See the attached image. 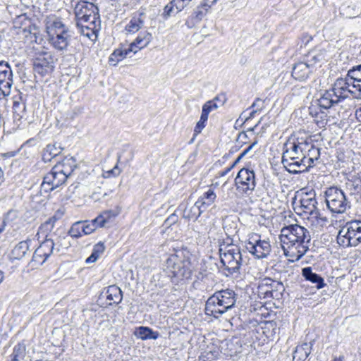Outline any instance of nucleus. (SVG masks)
<instances>
[{
	"mask_svg": "<svg viewBox=\"0 0 361 361\" xmlns=\"http://www.w3.org/2000/svg\"><path fill=\"white\" fill-rule=\"evenodd\" d=\"M279 238L284 255L293 262L298 261L306 254L311 241L308 229L298 224L283 227Z\"/></svg>",
	"mask_w": 361,
	"mask_h": 361,
	"instance_id": "1",
	"label": "nucleus"
},
{
	"mask_svg": "<svg viewBox=\"0 0 361 361\" xmlns=\"http://www.w3.org/2000/svg\"><path fill=\"white\" fill-rule=\"evenodd\" d=\"M196 262V256L188 247L174 249L165 260L164 271L173 283H178L191 279Z\"/></svg>",
	"mask_w": 361,
	"mask_h": 361,
	"instance_id": "2",
	"label": "nucleus"
},
{
	"mask_svg": "<svg viewBox=\"0 0 361 361\" xmlns=\"http://www.w3.org/2000/svg\"><path fill=\"white\" fill-rule=\"evenodd\" d=\"M307 137H290L283 145L281 163L292 174L302 173V159L305 157Z\"/></svg>",
	"mask_w": 361,
	"mask_h": 361,
	"instance_id": "3",
	"label": "nucleus"
},
{
	"mask_svg": "<svg viewBox=\"0 0 361 361\" xmlns=\"http://www.w3.org/2000/svg\"><path fill=\"white\" fill-rule=\"evenodd\" d=\"M236 296L234 290L229 288L216 291L206 301L205 314L219 318L235 306Z\"/></svg>",
	"mask_w": 361,
	"mask_h": 361,
	"instance_id": "4",
	"label": "nucleus"
},
{
	"mask_svg": "<svg viewBox=\"0 0 361 361\" xmlns=\"http://www.w3.org/2000/svg\"><path fill=\"white\" fill-rule=\"evenodd\" d=\"M219 254L220 262L224 267V274L226 276H238L240 274L243 261L239 247L227 246L224 251L220 248Z\"/></svg>",
	"mask_w": 361,
	"mask_h": 361,
	"instance_id": "5",
	"label": "nucleus"
},
{
	"mask_svg": "<svg viewBox=\"0 0 361 361\" xmlns=\"http://www.w3.org/2000/svg\"><path fill=\"white\" fill-rule=\"evenodd\" d=\"M336 241L343 247H356L361 243V220L346 222L340 228Z\"/></svg>",
	"mask_w": 361,
	"mask_h": 361,
	"instance_id": "6",
	"label": "nucleus"
},
{
	"mask_svg": "<svg viewBox=\"0 0 361 361\" xmlns=\"http://www.w3.org/2000/svg\"><path fill=\"white\" fill-rule=\"evenodd\" d=\"M325 202L327 208L334 214H343L350 203L347 200L344 192L338 187H330L325 191Z\"/></svg>",
	"mask_w": 361,
	"mask_h": 361,
	"instance_id": "7",
	"label": "nucleus"
},
{
	"mask_svg": "<svg viewBox=\"0 0 361 361\" xmlns=\"http://www.w3.org/2000/svg\"><path fill=\"white\" fill-rule=\"evenodd\" d=\"M331 90L336 95V98L339 99L340 102L350 96L361 99V94L356 88V85L352 82L348 73L345 78H338L336 80Z\"/></svg>",
	"mask_w": 361,
	"mask_h": 361,
	"instance_id": "8",
	"label": "nucleus"
},
{
	"mask_svg": "<svg viewBox=\"0 0 361 361\" xmlns=\"http://www.w3.org/2000/svg\"><path fill=\"white\" fill-rule=\"evenodd\" d=\"M235 185L240 194L251 195L257 185L255 171L248 168L241 169L235 178Z\"/></svg>",
	"mask_w": 361,
	"mask_h": 361,
	"instance_id": "9",
	"label": "nucleus"
},
{
	"mask_svg": "<svg viewBox=\"0 0 361 361\" xmlns=\"http://www.w3.org/2000/svg\"><path fill=\"white\" fill-rule=\"evenodd\" d=\"M59 170V167L56 168L54 166L49 172L44 175L40 185L42 192L49 193L66 182L68 178Z\"/></svg>",
	"mask_w": 361,
	"mask_h": 361,
	"instance_id": "10",
	"label": "nucleus"
},
{
	"mask_svg": "<svg viewBox=\"0 0 361 361\" xmlns=\"http://www.w3.org/2000/svg\"><path fill=\"white\" fill-rule=\"evenodd\" d=\"M245 247L252 255L258 259L267 257L271 252L269 242L261 240L257 234H253L249 238Z\"/></svg>",
	"mask_w": 361,
	"mask_h": 361,
	"instance_id": "11",
	"label": "nucleus"
},
{
	"mask_svg": "<svg viewBox=\"0 0 361 361\" xmlns=\"http://www.w3.org/2000/svg\"><path fill=\"white\" fill-rule=\"evenodd\" d=\"M13 73L8 62L0 61V99L11 94L13 85Z\"/></svg>",
	"mask_w": 361,
	"mask_h": 361,
	"instance_id": "12",
	"label": "nucleus"
},
{
	"mask_svg": "<svg viewBox=\"0 0 361 361\" xmlns=\"http://www.w3.org/2000/svg\"><path fill=\"white\" fill-rule=\"evenodd\" d=\"M76 21H87L91 16H99V9L93 3L80 1L77 3L74 8Z\"/></svg>",
	"mask_w": 361,
	"mask_h": 361,
	"instance_id": "13",
	"label": "nucleus"
},
{
	"mask_svg": "<svg viewBox=\"0 0 361 361\" xmlns=\"http://www.w3.org/2000/svg\"><path fill=\"white\" fill-rule=\"evenodd\" d=\"M307 145L308 147L305 152V157L303 160L302 159V173L308 171L314 166L315 161L320 157V149L314 145L311 139L307 138Z\"/></svg>",
	"mask_w": 361,
	"mask_h": 361,
	"instance_id": "14",
	"label": "nucleus"
},
{
	"mask_svg": "<svg viewBox=\"0 0 361 361\" xmlns=\"http://www.w3.org/2000/svg\"><path fill=\"white\" fill-rule=\"evenodd\" d=\"M54 57L50 53H44L35 59L34 61V71L41 76L51 73L54 68Z\"/></svg>",
	"mask_w": 361,
	"mask_h": 361,
	"instance_id": "15",
	"label": "nucleus"
},
{
	"mask_svg": "<svg viewBox=\"0 0 361 361\" xmlns=\"http://www.w3.org/2000/svg\"><path fill=\"white\" fill-rule=\"evenodd\" d=\"M71 31H65L48 35L49 43L57 51H66L70 44Z\"/></svg>",
	"mask_w": 361,
	"mask_h": 361,
	"instance_id": "16",
	"label": "nucleus"
},
{
	"mask_svg": "<svg viewBox=\"0 0 361 361\" xmlns=\"http://www.w3.org/2000/svg\"><path fill=\"white\" fill-rule=\"evenodd\" d=\"M146 13L142 11L135 12L125 26L126 34H134L144 27Z\"/></svg>",
	"mask_w": 361,
	"mask_h": 361,
	"instance_id": "17",
	"label": "nucleus"
},
{
	"mask_svg": "<svg viewBox=\"0 0 361 361\" xmlns=\"http://www.w3.org/2000/svg\"><path fill=\"white\" fill-rule=\"evenodd\" d=\"M311 65H308L304 60L295 63L292 67V76L300 81H305L313 73Z\"/></svg>",
	"mask_w": 361,
	"mask_h": 361,
	"instance_id": "18",
	"label": "nucleus"
},
{
	"mask_svg": "<svg viewBox=\"0 0 361 361\" xmlns=\"http://www.w3.org/2000/svg\"><path fill=\"white\" fill-rule=\"evenodd\" d=\"M46 29L47 35L69 30L60 18L49 16L46 20Z\"/></svg>",
	"mask_w": 361,
	"mask_h": 361,
	"instance_id": "19",
	"label": "nucleus"
},
{
	"mask_svg": "<svg viewBox=\"0 0 361 361\" xmlns=\"http://www.w3.org/2000/svg\"><path fill=\"white\" fill-rule=\"evenodd\" d=\"M302 276L306 281L314 284L315 287L318 290L327 286L324 282V278L321 275L313 272L312 269L310 267H306L302 269Z\"/></svg>",
	"mask_w": 361,
	"mask_h": 361,
	"instance_id": "20",
	"label": "nucleus"
},
{
	"mask_svg": "<svg viewBox=\"0 0 361 361\" xmlns=\"http://www.w3.org/2000/svg\"><path fill=\"white\" fill-rule=\"evenodd\" d=\"M314 341L305 342L295 347L293 354V361H305L311 353Z\"/></svg>",
	"mask_w": 361,
	"mask_h": 361,
	"instance_id": "21",
	"label": "nucleus"
},
{
	"mask_svg": "<svg viewBox=\"0 0 361 361\" xmlns=\"http://www.w3.org/2000/svg\"><path fill=\"white\" fill-rule=\"evenodd\" d=\"M102 296L104 295L106 300H109V305L113 304H119L123 299L122 291L119 287L116 285L109 286L102 293Z\"/></svg>",
	"mask_w": 361,
	"mask_h": 361,
	"instance_id": "22",
	"label": "nucleus"
},
{
	"mask_svg": "<svg viewBox=\"0 0 361 361\" xmlns=\"http://www.w3.org/2000/svg\"><path fill=\"white\" fill-rule=\"evenodd\" d=\"M209 11V9L202 4L197 6L194 9L190 18L185 22L187 27L191 28L195 23H200L206 16Z\"/></svg>",
	"mask_w": 361,
	"mask_h": 361,
	"instance_id": "23",
	"label": "nucleus"
},
{
	"mask_svg": "<svg viewBox=\"0 0 361 361\" xmlns=\"http://www.w3.org/2000/svg\"><path fill=\"white\" fill-rule=\"evenodd\" d=\"M326 52L324 49H315L310 51L304 58V61L308 64L311 65L312 69L315 70V65L324 60Z\"/></svg>",
	"mask_w": 361,
	"mask_h": 361,
	"instance_id": "24",
	"label": "nucleus"
},
{
	"mask_svg": "<svg viewBox=\"0 0 361 361\" xmlns=\"http://www.w3.org/2000/svg\"><path fill=\"white\" fill-rule=\"evenodd\" d=\"M31 243L30 239L19 242L11 252V258L13 259H22L28 252Z\"/></svg>",
	"mask_w": 361,
	"mask_h": 361,
	"instance_id": "25",
	"label": "nucleus"
},
{
	"mask_svg": "<svg viewBox=\"0 0 361 361\" xmlns=\"http://www.w3.org/2000/svg\"><path fill=\"white\" fill-rule=\"evenodd\" d=\"M339 102V99L336 98V95L331 90H326L319 99L315 101L323 110L330 109L333 105L338 104Z\"/></svg>",
	"mask_w": 361,
	"mask_h": 361,
	"instance_id": "26",
	"label": "nucleus"
},
{
	"mask_svg": "<svg viewBox=\"0 0 361 361\" xmlns=\"http://www.w3.org/2000/svg\"><path fill=\"white\" fill-rule=\"evenodd\" d=\"M134 335L137 338L141 340H156L159 336L158 331H154L148 326H140L135 328Z\"/></svg>",
	"mask_w": 361,
	"mask_h": 361,
	"instance_id": "27",
	"label": "nucleus"
},
{
	"mask_svg": "<svg viewBox=\"0 0 361 361\" xmlns=\"http://www.w3.org/2000/svg\"><path fill=\"white\" fill-rule=\"evenodd\" d=\"M55 166L59 168V171L68 178L76 168V160L73 157H66L61 161L57 163Z\"/></svg>",
	"mask_w": 361,
	"mask_h": 361,
	"instance_id": "28",
	"label": "nucleus"
},
{
	"mask_svg": "<svg viewBox=\"0 0 361 361\" xmlns=\"http://www.w3.org/2000/svg\"><path fill=\"white\" fill-rule=\"evenodd\" d=\"M300 204L304 213L311 215H313L314 214L317 215L319 213L317 208V201L314 195L313 197H310L308 195H306L300 200Z\"/></svg>",
	"mask_w": 361,
	"mask_h": 361,
	"instance_id": "29",
	"label": "nucleus"
},
{
	"mask_svg": "<svg viewBox=\"0 0 361 361\" xmlns=\"http://www.w3.org/2000/svg\"><path fill=\"white\" fill-rule=\"evenodd\" d=\"M216 198V195L214 190L209 189L207 191L204 192L195 202H197V204L200 206V207L205 210L208 207L214 202Z\"/></svg>",
	"mask_w": 361,
	"mask_h": 361,
	"instance_id": "30",
	"label": "nucleus"
},
{
	"mask_svg": "<svg viewBox=\"0 0 361 361\" xmlns=\"http://www.w3.org/2000/svg\"><path fill=\"white\" fill-rule=\"evenodd\" d=\"M152 35L147 31L141 32L132 42L137 51L146 47L152 41Z\"/></svg>",
	"mask_w": 361,
	"mask_h": 361,
	"instance_id": "31",
	"label": "nucleus"
},
{
	"mask_svg": "<svg viewBox=\"0 0 361 361\" xmlns=\"http://www.w3.org/2000/svg\"><path fill=\"white\" fill-rule=\"evenodd\" d=\"M271 284L270 278H265L260 281L257 287V294L259 298L267 300L272 298Z\"/></svg>",
	"mask_w": 361,
	"mask_h": 361,
	"instance_id": "32",
	"label": "nucleus"
},
{
	"mask_svg": "<svg viewBox=\"0 0 361 361\" xmlns=\"http://www.w3.org/2000/svg\"><path fill=\"white\" fill-rule=\"evenodd\" d=\"M62 150L63 148L60 145L57 146L56 143L53 145L49 144L44 150L42 159L44 162L49 161L51 159L58 156Z\"/></svg>",
	"mask_w": 361,
	"mask_h": 361,
	"instance_id": "33",
	"label": "nucleus"
},
{
	"mask_svg": "<svg viewBox=\"0 0 361 361\" xmlns=\"http://www.w3.org/2000/svg\"><path fill=\"white\" fill-rule=\"evenodd\" d=\"M348 73L352 82L356 85V88L361 94V64L353 66L348 71Z\"/></svg>",
	"mask_w": 361,
	"mask_h": 361,
	"instance_id": "34",
	"label": "nucleus"
},
{
	"mask_svg": "<svg viewBox=\"0 0 361 361\" xmlns=\"http://www.w3.org/2000/svg\"><path fill=\"white\" fill-rule=\"evenodd\" d=\"M204 210L199 206L197 202L194 204L190 209H185L183 217L186 219L197 220L198 217Z\"/></svg>",
	"mask_w": 361,
	"mask_h": 361,
	"instance_id": "35",
	"label": "nucleus"
},
{
	"mask_svg": "<svg viewBox=\"0 0 361 361\" xmlns=\"http://www.w3.org/2000/svg\"><path fill=\"white\" fill-rule=\"evenodd\" d=\"M26 355V345L23 342L18 343L13 348V352L11 355L12 361H20L24 359Z\"/></svg>",
	"mask_w": 361,
	"mask_h": 361,
	"instance_id": "36",
	"label": "nucleus"
},
{
	"mask_svg": "<svg viewBox=\"0 0 361 361\" xmlns=\"http://www.w3.org/2000/svg\"><path fill=\"white\" fill-rule=\"evenodd\" d=\"M115 216L116 214L112 210H106L97 216L94 219V222H97L99 226L102 228Z\"/></svg>",
	"mask_w": 361,
	"mask_h": 361,
	"instance_id": "37",
	"label": "nucleus"
},
{
	"mask_svg": "<svg viewBox=\"0 0 361 361\" xmlns=\"http://www.w3.org/2000/svg\"><path fill=\"white\" fill-rule=\"evenodd\" d=\"M271 290L272 294V298L279 299L282 297L283 293L285 290L284 286L282 282L272 280L270 279Z\"/></svg>",
	"mask_w": 361,
	"mask_h": 361,
	"instance_id": "38",
	"label": "nucleus"
},
{
	"mask_svg": "<svg viewBox=\"0 0 361 361\" xmlns=\"http://www.w3.org/2000/svg\"><path fill=\"white\" fill-rule=\"evenodd\" d=\"M82 23L90 27V30H92L91 35L99 33L101 30L100 16H91L90 20L87 21H82Z\"/></svg>",
	"mask_w": 361,
	"mask_h": 361,
	"instance_id": "39",
	"label": "nucleus"
},
{
	"mask_svg": "<svg viewBox=\"0 0 361 361\" xmlns=\"http://www.w3.org/2000/svg\"><path fill=\"white\" fill-rule=\"evenodd\" d=\"M82 21L83 20L76 21V27L78 28V32H80L82 35L88 37L92 41L95 40L97 38L98 33L91 35L92 30H90V27L82 23Z\"/></svg>",
	"mask_w": 361,
	"mask_h": 361,
	"instance_id": "40",
	"label": "nucleus"
},
{
	"mask_svg": "<svg viewBox=\"0 0 361 361\" xmlns=\"http://www.w3.org/2000/svg\"><path fill=\"white\" fill-rule=\"evenodd\" d=\"M68 234L74 238L82 237L84 235L82 221L74 223L70 228Z\"/></svg>",
	"mask_w": 361,
	"mask_h": 361,
	"instance_id": "41",
	"label": "nucleus"
},
{
	"mask_svg": "<svg viewBox=\"0 0 361 361\" xmlns=\"http://www.w3.org/2000/svg\"><path fill=\"white\" fill-rule=\"evenodd\" d=\"M122 48L116 49L109 57V62L114 66H116L119 61L126 58Z\"/></svg>",
	"mask_w": 361,
	"mask_h": 361,
	"instance_id": "42",
	"label": "nucleus"
},
{
	"mask_svg": "<svg viewBox=\"0 0 361 361\" xmlns=\"http://www.w3.org/2000/svg\"><path fill=\"white\" fill-rule=\"evenodd\" d=\"M40 248H42L44 252L49 257L53 252L54 248V243L51 238H46L39 245Z\"/></svg>",
	"mask_w": 361,
	"mask_h": 361,
	"instance_id": "43",
	"label": "nucleus"
},
{
	"mask_svg": "<svg viewBox=\"0 0 361 361\" xmlns=\"http://www.w3.org/2000/svg\"><path fill=\"white\" fill-rule=\"evenodd\" d=\"M26 106L24 102L15 101L13 102V113L16 116L19 117V118H22L25 116Z\"/></svg>",
	"mask_w": 361,
	"mask_h": 361,
	"instance_id": "44",
	"label": "nucleus"
},
{
	"mask_svg": "<svg viewBox=\"0 0 361 361\" xmlns=\"http://www.w3.org/2000/svg\"><path fill=\"white\" fill-rule=\"evenodd\" d=\"M313 118L315 123L319 128H324L328 121L327 114L324 110L319 111V113Z\"/></svg>",
	"mask_w": 361,
	"mask_h": 361,
	"instance_id": "45",
	"label": "nucleus"
},
{
	"mask_svg": "<svg viewBox=\"0 0 361 361\" xmlns=\"http://www.w3.org/2000/svg\"><path fill=\"white\" fill-rule=\"evenodd\" d=\"M219 105L215 102V100H209L202 106V113L209 116L211 111L216 109Z\"/></svg>",
	"mask_w": 361,
	"mask_h": 361,
	"instance_id": "46",
	"label": "nucleus"
},
{
	"mask_svg": "<svg viewBox=\"0 0 361 361\" xmlns=\"http://www.w3.org/2000/svg\"><path fill=\"white\" fill-rule=\"evenodd\" d=\"M82 224L84 235H89L95 231L97 228H101L99 226L97 222H94V219L92 220L90 222L82 221Z\"/></svg>",
	"mask_w": 361,
	"mask_h": 361,
	"instance_id": "47",
	"label": "nucleus"
},
{
	"mask_svg": "<svg viewBox=\"0 0 361 361\" xmlns=\"http://www.w3.org/2000/svg\"><path fill=\"white\" fill-rule=\"evenodd\" d=\"M207 120L208 116L202 113L200 118L194 128V135H197L202 132L206 126Z\"/></svg>",
	"mask_w": 361,
	"mask_h": 361,
	"instance_id": "48",
	"label": "nucleus"
},
{
	"mask_svg": "<svg viewBox=\"0 0 361 361\" xmlns=\"http://www.w3.org/2000/svg\"><path fill=\"white\" fill-rule=\"evenodd\" d=\"M178 13L174 8V6L171 1L167 4L164 8L163 13L161 14L164 19L166 20L171 16H173L174 14Z\"/></svg>",
	"mask_w": 361,
	"mask_h": 361,
	"instance_id": "49",
	"label": "nucleus"
},
{
	"mask_svg": "<svg viewBox=\"0 0 361 361\" xmlns=\"http://www.w3.org/2000/svg\"><path fill=\"white\" fill-rule=\"evenodd\" d=\"M218 353L216 351H209L202 354L199 357V361H212L217 356Z\"/></svg>",
	"mask_w": 361,
	"mask_h": 361,
	"instance_id": "50",
	"label": "nucleus"
},
{
	"mask_svg": "<svg viewBox=\"0 0 361 361\" xmlns=\"http://www.w3.org/2000/svg\"><path fill=\"white\" fill-rule=\"evenodd\" d=\"M178 221V216L175 213H173L171 215H169L167 217V219L164 221V222L163 224V226H164L166 228H169L171 226H173L176 223H177Z\"/></svg>",
	"mask_w": 361,
	"mask_h": 361,
	"instance_id": "51",
	"label": "nucleus"
},
{
	"mask_svg": "<svg viewBox=\"0 0 361 361\" xmlns=\"http://www.w3.org/2000/svg\"><path fill=\"white\" fill-rule=\"evenodd\" d=\"M47 259L46 257L40 256L39 255H37V252H34L31 263L33 266H39L42 265Z\"/></svg>",
	"mask_w": 361,
	"mask_h": 361,
	"instance_id": "52",
	"label": "nucleus"
},
{
	"mask_svg": "<svg viewBox=\"0 0 361 361\" xmlns=\"http://www.w3.org/2000/svg\"><path fill=\"white\" fill-rule=\"evenodd\" d=\"M309 114L314 118L319 111H322L323 109L314 102V103H312L311 105L308 108Z\"/></svg>",
	"mask_w": 361,
	"mask_h": 361,
	"instance_id": "53",
	"label": "nucleus"
},
{
	"mask_svg": "<svg viewBox=\"0 0 361 361\" xmlns=\"http://www.w3.org/2000/svg\"><path fill=\"white\" fill-rule=\"evenodd\" d=\"M171 2L177 13L180 12L188 4L185 0H172Z\"/></svg>",
	"mask_w": 361,
	"mask_h": 361,
	"instance_id": "54",
	"label": "nucleus"
},
{
	"mask_svg": "<svg viewBox=\"0 0 361 361\" xmlns=\"http://www.w3.org/2000/svg\"><path fill=\"white\" fill-rule=\"evenodd\" d=\"M120 173H121V170L118 169V167L117 166H114V169L105 172V173L104 174V177L106 178H110L111 176L116 177V176H118Z\"/></svg>",
	"mask_w": 361,
	"mask_h": 361,
	"instance_id": "55",
	"label": "nucleus"
},
{
	"mask_svg": "<svg viewBox=\"0 0 361 361\" xmlns=\"http://www.w3.org/2000/svg\"><path fill=\"white\" fill-rule=\"evenodd\" d=\"M104 249H105V247H104V244L102 243L99 242L94 246L92 252L94 254H96L98 257H99V255L102 253H103V252L104 251Z\"/></svg>",
	"mask_w": 361,
	"mask_h": 361,
	"instance_id": "56",
	"label": "nucleus"
},
{
	"mask_svg": "<svg viewBox=\"0 0 361 361\" xmlns=\"http://www.w3.org/2000/svg\"><path fill=\"white\" fill-rule=\"evenodd\" d=\"M312 39V36L309 35L307 33L302 34V35L300 37V42H301L300 47H302V45L306 46Z\"/></svg>",
	"mask_w": 361,
	"mask_h": 361,
	"instance_id": "57",
	"label": "nucleus"
},
{
	"mask_svg": "<svg viewBox=\"0 0 361 361\" xmlns=\"http://www.w3.org/2000/svg\"><path fill=\"white\" fill-rule=\"evenodd\" d=\"M123 50L124 52V55H126V56H128L129 54L131 52L135 54L138 51L137 49H136V48L134 46H133L132 43H130V44L128 47L123 48Z\"/></svg>",
	"mask_w": 361,
	"mask_h": 361,
	"instance_id": "58",
	"label": "nucleus"
},
{
	"mask_svg": "<svg viewBox=\"0 0 361 361\" xmlns=\"http://www.w3.org/2000/svg\"><path fill=\"white\" fill-rule=\"evenodd\" d=\"M255 107L257 109H259V111H260L263 107V101L259 98L255 99V101L251 105L250 108H255Z\"/></svg>",
	"mask_w": 361,
	"mask_h": 361,
	"instance_id": "59",
	"label": "nucleus"
},
{
	"mask_svg": "<svg viewBox=\"0 0 361 361\" xmlns=\"http://www.w3.org/2000/svg\"><path fill=\"white\" fill-rule=\"evenodd\" d=\"M54 226V224L53 222H51V220L48 219L42 225V227L45 228L46 230L51 231Z\"/></svg>",
	"mask_w": 361,
	"mask_h": 361,
	"instance_id": "60",
	"label": "nucleus"
},
{
	"mask_svg": "<svg viewBox=\"0 0 361 361\" xmlns=\"http://www.w3.org/2000/svg\"><path fill=\"white\" fill-rule=\"evenodd\" d=\"M98 258L99 257L92 252L90 256L86 259L85 262L87 264L93 263L95 262Z\"/></svg>",
	"mask_w": 361,
	"mask_h": 361,
	"instance_id": "61",
	"label": "nucleus"
},
{
	"mask_svg": "<svg viewBox=\"0 0 361 361\" xmlns=\"http://www.w3.org/2000/svg\"><path fill=\"white\" fill-rule=\"evenodd\" d=\"M257 144V141L255 140V142H253L251 145H250L246 149H245L241 153V157H245V154H247L252 148L255 145H256Z\"/></svg>",
	"mask_w": 361,
	"mask_h": 361,
	"instance_id": "62",
	"label": "nucleus"
},
{
	"mask_svg": "<svg viewBox=\"0 0 361 361\" xmlns=\"http://www.w3.org/2000/svg\"><path fill=\"white\" fill-rule=\"evenodd\" d=\"M218 0H204L202 3L204 6H206L207 8L210 9L211 7L216 4Z\"/></svg>",
	"mask_w": 361,
	"mask_h": 361,
	"instance_id": "63",
	"label": "nucleus"
},
{
	"mask_svg": "<svg viewBox=\"0 0 361 361\" xmlns=\"http://www.w3.org/2000/svg\"><path fill=\"white\" fill-rule=\"evenodd\" d=\"M212 100H215L216 103H217V102H220V106H223L226 102V97L225 95H219L214 97Z\"/></svg>",
	"mask_w": 361,
	"mask_h": 361,
	"instance_id": "64",
	"label": "nucleus"
}]
</instances>
